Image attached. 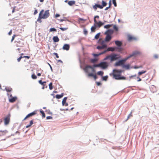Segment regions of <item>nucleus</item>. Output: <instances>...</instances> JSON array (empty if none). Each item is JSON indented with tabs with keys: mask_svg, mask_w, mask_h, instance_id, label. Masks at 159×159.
Returning a JSON list of instances; mask_svg holds the SVG:
<instances>
[{
	"mask_svg": "<svg viewBox=\"0 0 159 159\" xmlns=\"http://www.w3.org/2000/svg\"><path fill=\"white\" fill-rule=\"evenodd\" d=\"M146 70H142L141 71H139L138 73V74L139 76H140L143 74L145 73L146 72Z\"/></svg>",
	"mask_w": 159,
	"mask_h": 159,
	"instance_id": "nucleus-34",
	"label": "nucleus"
},
{
	"mask_svg": "<svg viewBox=\"0 0 159 159\" xmlns=\"http://www.w3.org/2000/svg\"><path fill=\"white\" fill-rule=\"evenodd\" d=\"M98 60V59L97 58H92L90 59V61L92 62V63H94L95 62L97 61Z\"/></svg>",
	"mask_w": 159,
	"mask_h": 159,
	"instance_id": "nucleus-43",
	"label": "nucleus"
},
{
	"mask_svg": "<svg viewBox=\"0 0 159 159\" xmlns=\"http://www.w3.org/2000/svg\"><path fill=\"white\" fill-rule=\"evenodd\" d=\"M59 28L62 31L66 30L68 29L67 28L60 27Z\"/></svg>",
	"mask_w": 159,
	"mask_h": 159,
	"instance_id": "nucleus-54",
	"label": "nucleus"
},
{
	"mask_svg": "<svg viewBox=\"0 0 159 159\" xmlns=\"http://www.w3.org/2000/svg\"><path fill=\"white\" fill-rule=\"evenodd\" d=\"M108 5H109L108 7H111L112 5L111 0H109V3H108Z\"/></svg>",
	"mask_w": 159,
	"mask_h": 159,
	"instance_id": "nucleus-59",
	"label": "nucleus"
},
{
	"mask_svg": "<svg viewBox=\"0 0 159 159\" xmlns=\"http://www.w3.org/2000/svg\"><path fill=\"white\" fill-rule=\"evenodd\" d=\"M16 36V35L15 34H14L12 36V39L11 40V42H12L13 40L14 39L15 37Z\"/></svg>",
	"mask_w": 159,
	"mask_h": 159,
	"instance_id": "nucleus-62",
	"label": "nucleus"
},
{
	"mask_svg": "<svg viewBox=\"0 0 159 159\" xmlns=\"http://www.w3.org/2000/svg\"><path fill=\"white\" fill-rule=\"evenodd\" d=\"M88 32L87 30H86V29H84V34L85 35H86L88 34Z\"/></svg>",
	"mask_w": 159,
	"mask_h": 159,
	"instance_id": "nucleus-55",
	"label": "nucleus"
},
{
	"mask_svg": "<svg viewBox=\"0 0 159 159\" xmlns=\"http://www.w3.org/2000/svg\"><path fill=\"white\" fill-rule=\"evenodd\" d=\"M96 83L97 86H99L102 85V83L100 82H96Z\"/></svg>",
	"mask_w": 159,
	"mask_h": 159,
	"instance_id": "nucleus-57",
	"label": "nucleus"
},
{
	"mask_svg": "<svg viewBox=\"0 0 159 159\" xmlns=\"http://www.w3.org/2000/svg\"><path fill=\"white\" fill-rule=\"evenodd\" d=\"M92 68V66L90 65H88L86 66V68L87 69H91Z\"/></svg>",
	"mask_w": 159,
	"mask_h": 159,
	"instance_id": "nucleus-63",
	"label": "nucleus"
},
{
	"mask_svg": "<svg viewBox=\"0 0 159 159\" xmlns=\"http://www.w3.org/2000/svg\"><path fill=\"white\" fill-rule=\"evenodd\" d=\"M131 67L130 65L129 64H125L124 63L122 66L123 68H125L126 70H129L130 68H131Z\"/></svg>",
	"mask_w": 159,
	"mask_h": 159,
	"instance_id": "nucleus-17",
	"label": "nucleus"
},
{
	"mask_svg": "<svg viewBox=\"0 0 159 159\" xmlns=\"http://www.w3.org/2000/svg\"><path fill=\"white\" fill-rule=\"evenodd\" d=\"M23 58V56H21L17 59V61L18 62H20L21 58Z\"/></svg>",
	"mask_w": 159,
	"mask_h": 159,
	"instance_id": "nucleus-60",
	"label": "nucleus"
},
{
	"mask_svg": "<svg viewBox=\"0 0 159 159\" xmlns=\"http://www.w3.org/2000/svg\"><path fill=\"white\" fill-rule=\"evenodd\" d=\"M75 1L74 0H71L68 1V4L70 6H72L75 3Z\"/></svg>",
	"mask_w": 159,
	"mask_h": 159,
	"instance_id": "nucleus-26",
	"label": "nucleus"
},
{
	"mask_svg": "<svg viewBox=\"0 0 159 159\" xmlns=\"http://www.w3.org/2000/svg\"><path fill=\"white\" fill-rule=\"evenodd\" d=\"M64 95V93H62L61 94H57L56 95V98L58 99H60L63 97Z\"/></svg>",
	"mask_w": 159,
	"mask_h": 159,
	"instance_id": "nucleus-23",
	"label": "nucleus"
},
{
	"mask_svg": "<svg viewBox=\"0 0 159 159\" xmlns=\"http://www.w3.org/2000/svg\"><path fill=\"white\" fill-rule=\"evenodd\" d=\"M31 77L33 79H36L37 78V76L34 74H33L31 75Z\"/></svg>",
	"mask_w": 159,
	"mask_h": 159,
	"instance_id": "nucleus-48",
	"label": "nucleus"
},
{
	"mask_svg": "<svg viewBox=\"0 0 159 159\" xmlns=\"http://www.w3.org/2000/svg\"><path fill=\"white\" fill-rule=\"evenodd\" d=\"M93 55L95 58H97L99 56L101 55L100 53H93Z\"/></svg>",
	"mask_w": 159,
	"mask_h": 159,
	"instance_id": "nucleus-39",
	"label": "nucleus"
},
{
	"mask_svg": "<svg viewBox=\"0 0 159 159\" xmlns=\"http://www.w3.org/2000/svg\"><path fill=\"white\" fill-rule=\"evenodd\" d=\"M107 49L108 50V51L113 52L117 50L116 47H109L107 48Z\"/></svg>",
	"mask_w": 159,
	"mask_h": 159,
	"instance_id": "nucleus-18",
	"label": "nucleus"
},
{
	"mask_svg": "<svg viewBox=\"0 0 159 159\" xmlns=\"http://www.w3.org/2000/svg\"><path fill=\"white\" fill-rule=\"evenodd\" d=\"M100 34H101V33L100 32L97 33L95 35V36L94 37V39H98L99 38Z\"/></svg>",
	"mask_w": 159,
	"mask_h": 159,
	"instance_id": "nucleus-36",
	"label": "nucleus"
},
{
	"mask_svg": "<svg viewBox=\"0 0 159 159\" xmlns=\"http://www.w3.org/2000/svg\"><path fill=\"white\" fill-rule=\"evenodd\" d=\"M100 68L102 69H105L107 68L108 66V64L106 61H102L100 62Z\"/></svg>",
	"mask_w": 159,
	"mask_h": 159,
	"instance_id": "nucleus-5",
	"label": "nucleus"
},
{
	"mask_svg": "<svg viewBox=\"0 0 159 159\" xmlns=\"http://www.w3.org/2000/svg\"><path fill=\"white\" fill-rule=\"evenodd\" d=\"M131 57L130 55L128 57H125L124 58L121 59L123 63L126 62V61L130 58Z\"/></svg>",
	"mask_w": 159,
	"mask_h": 159,
	"instance_id": "nucleus-28",
	"label": "nucleus"
},
{
	"mask_svg": "<svg viewBox=\"0 0 159 159\" xmlns=\"http://www.w3.org/2000/svg\"><path fill=\"white\" fill-rule=\"evenodd\" d=\"M41 13H39V17L37 19V21H38L39 23H41L42 22L41 19H43V18L41 16Z\"/></svg>",
	"mask_w": 159,
	"mask_h": 159,
	"instance_id": "nucleus-24",
	"label": "nucleus"
},
{
	"mask_svg": "<svg viewBox=\"0 0 159 159\" xmlns=\"http://www.w3.org/2000/svg\"><path fill=\"white\" fill-rule=\"evenodd\" d=\"M139 54V52L138 51H135L133 52L132 54H130L131 57L135 56L137 54Z\"/></svg>",
	"mask_w": 159,
	"mask_h": 159,
	"instance_id": "nucleus-22",
	"label": "nucleus"
},
{
	"mask_svg": "<svg viewBox=\"0 0 159 159\" xmlns=\"http://www.w3.org/2000/svg\"><path fill=\"white\" fill-rule=\"evenodd\" d=\"M110 55V60L111 62L114 61L121 58V56L118 54L112 53Z\"/></svg>",
	"mask_w": 159,
	"mask_h": 159,
	"instance_id": "nucleus-3",
	"label": "nucleus"
},
{
	"mask_svg": "<svg viewBox=\"0 0 159 159\" xmlns=\"http://www.w3.org/2000/svg\"><path fill=\"white\" fill-rule=\"evenodd\" d=\"M67 99V97H65L63 98L62 102V104L63 106H68V103L66 102Z\"/></svg>",
	"mask_w": 159,
	"mask_h": 159,
	"instance_id": "nucleus-9",
	"label": "nucleus"
},
{
	"mask_svg": "<svg viewBox=\"0 0 159 159\" xmlns=\"http://www.w3.org/2000/svg\"><path fill=\"white\" fill-rule=\"evenodd\" d=\"M97 8H98L100 9H102L101 5L98 3L95 4L93 6V8L95 11H96L97 9Z\"/></svg>",
	"mask_w": 159,
	"mask_h": 159,
	"instance_id": "nucleus-11",
	"label": "nucleus"
},
{
	"mask_svg": "<svg viewBox=\"0 0 159 159\" xmlns=\"http://www.w3.org/2000/svg\"><path fill=\"white\" fill-rule=\"evenodd\" d=\"M57 29L54 28H52L49 29L50 32H56Z\"/></svg>",
	"mask_w": 159,
	"mask_h": 159,
	"instance_id": "nucleus-42",
	"label": "nucleus"
},
{
	"mask_svg": "<svg viewBox=\"0 0 159 159\" xmlns=\"http://www.w3.org/2000/svg\"><path fill=\"white\" fill-rule=\"evenodd\" d=\"M112 25H113V24H108V25H105L104 26V28L105 29H107L109 27V26H111Z\"/></svg>",
	"mask_w": 159,
	"mask_h": 159,
	"instance_id": "nucleus-46",
	"label": "nucleus"
},
{
	"mask_svg": "<svg viewBox=\"0 0 159 159\" xmlns=\"http://www.w3.org/2000/svg\"><path fill=\"white\" fill-rule=\"evenodd\" d=\"M40 113L42 115V117L43 118L45 117V113H44V111H42V110H40Z\"/></svg>",
	"mask_w": 159,
	"mask_h": 159,
	"instance_id": "nucleus-40",
	"label": "nucleus"
},
{
	"mask_svg": "<svg viewBox=\"0 0 159 159\" xmlns=\"http://www.w3.org/2000/svg\"><path fill=\"white\" fill-rule=\"evenodd\" d=\"M53 54L56 56V58H58L59 57V56L57 53L54 52Z\"/></svg>",
	"mask_w": 159,
	"mask_h": 159,
	"instance_id": "nucleus-58",
	"label": "nucleus"
},
{
	"mask_svg": "<svg viewBox=\"0 0 159 159\" xmlns=\"http://www.w3.org/2000/svg\"><path fill=\"white\" fill-rule=\"evenodd\" d=\"M17 99L16 97H12L11 98L9 99V101L10 102L13 103L15 102Z\"/></svg>",
	"mask_w": 159,
	"mask_h": 159,
	"instance_id": "nucleus-21",
	"label": "nucleus"
},
{
	"mask_svg": "<svg viewBox=\"0 0 159 159\" xmlns=\"http://www.w3.org/2000/svg\"><path fill=\"white\" fill-rule=\"evenodd\" d=\"M17 43L16 44V45L17 47H22L24 45L23 41L21 39L17 41Z\"/></svg>",
	"mask_w": 159,
	"mask_h": 159,
	"instance_id": "nucleus-8",
	"label": "nucleus"
},
{
	"mask_svg": "<svg viewBox=\"0 0 159 159\" xmlns=\"http://www.w3.org/2000/svg\"><path fill=\"white\" fill-rule=\"evenodd\" d=\"M5 90L7 92H11L12 90V89L11 88L6 87L5 88Z\"/></svg>",
	"mask_w": 159,
	"mask_h": 159,
	"instance_id": "nucleus-32",
	"label": "nucleus"
},
{
	"mask_svg": "<svg viewBox=\"0 0 159 159\" xmlns=\"http://www.w3.org/2000/svg\"><path fill=\"white\" fill-rule=\"evenodd\" d=\"M49 89L50 90H51L53 89V86H52V82H51L49 84Z\"/></svg>",
	"mask_w": 159,
	"mask_h": 159,
	"instance_id": "nucleus-44",
	"label": "nucleus"
},
{
	"mask_svg": "<svg viewBox=\"0 0 159 159\" xmlns=\"http://www.w3.org/2000/svg\"><path fill=\"white\" fill-rule=\"evenodd\" d=\"M100 62L98 64H94L93 66H95V67H100Z\"/></svg>",
	"mask_w": 159,
	"mask_h": 159,
	"instance_id": "nucleus-51",
	"label": "nucleus"
},
{
	"mask_svg": "<svg viewBox=\"0 0 159 159\" xmlns=\"http://www.w3.org/2000/svg\"><path fill=\"white\" fill-rule=\"evenodd\" d=\"M63 18H64L65 19H61L60 20V22H62L63 21H66V20H67V21L68 22H70V20H69L66 19V17H63Z\"/></svg>",
	"mask_w": 159,
	"mask_h": 159,
	"instance_id": "nucleus-45",
	"label": "nucleus"
},
{
	"mask_svg": "<svg viewBox=\"0 0 159 159\" xmlns=\"http://www.w3.org/2000/svg\"><path fill=\"white\" fill-rule=\"evenodd\" d=\"M141 67H142V66H134L133 67L131 66V68H133L135 69H136L139 68H141Z\"/></svg>",
	"mask_w": 159,
	"mask_h": 159,
	"instance_id": "nucleus-47",
	"label": "nucleus"
},
{
	"mask_svg": "<svg viewBox=\"0 0 159 159\" xmlns=\"http://www.w3.org/2000/svg\"><path fill=\"white\" fill-rule=\"evenodd\" d=\"M88 76L89 77H93L95 80H96L97 79L98 77L96 74H94L93 73H90L88 74Z\"/></svg>",
	"mask_w": 159,
	"mask_h": 159,
	"instance_id": "nucleus-16",
	"label": "nucleus"
},
{
	"mask_svg": "<svg viewBox=\"0 0 159 159\" xmlns=\"http://www.w3.org/2000/svg\"><path fill=\"white\" fill-rule=\"evenodd\" d=\"M108 76L107 75L104 76H102V80L106 81L108 78Z\"/></svg>",
	"mask_w": 159,
	"mask_h": 159,
	"instance_id": "nucleus-38",
	"label": "nucleus"
},
{
	"mask_svg": "<svg viewBox=\"0 0 159 159\" xmlns=\"http://www.w3.org/2000/svg\"><path fill=\"white\" fill-rule=\"evenodd\" d=\"M86 20V19H84L83 18H79L78 19V21H85Z\"/></svg>",
	"mask_w": 159,
	"mask_h": 159,
	"instance_id": "nucleus-56",
	"label": "nucleus"
},
{
	"mask_svg": "<svg viewBox=\"0 0 159 159\" xmlns=\"http://www.w3.org/2000/svg\"><path fill=\"white\" fill-rule=\"evenodd\" d=\"M36 113V112L35 111H34L31 113H30L28 114L27 116V117H28L29 118L30 117L34 115H35Z\"/></svg>",
	"mask_w": 159,
	"mask_h": 159,
	"instance_id": "nucleus-25",
	"label": "nucleus"
},
{
	"mask_svg": "<svg viewBox=\"0 0 159 159\" xmlns=\"http://www.w3.org/2000/svg\"><path fill=\"white\" fill-rule=\"evenodd\" d=\"M44 11L43 10H42L39 13H41V16L43 19H46L48 18L50 16V13L49 10H46L44 13L43 14V13Z\"/></svg>",
	"mask_w": 159,
	"mask_h": 159,
	"instance_id": "nucleus-4",
	"label": "nucleus"
},
{
	"mask_svg": "<svg viewBox=\"0 0 159 159\" xmlns=\"http://www.w3.org/2000/svg\"><path fill=\"white\" fill-rule=\"evenodd\" d=\"M113 72L110 74L112 75L113 78L117 80H125L126 79V77L124 76L121 75V74L123 70L120 69H115L113 70Z\"/></svg>",
	"mask_w": 159,
	"mask_h": 159,
	"instance_id": "nucleus-1",
	"label": "nucleus"
},
{
	"mask_svg": "<svg viewBox=\"0 0 159 159\" xmlns=\"http://www.w3.org/2000/svg\"><path fill=\"white\" fill-rule=\"evenodd\" d=\"M96 48H97V49H98L99 50H100L103 49V48L102 46H101L100 45H98L97 47Z\"/></svg>",
	"mask_w": 159,
	"mask_h": 159,
	"instance_id": "nucleus-49",
	"label": "nucleus"
},
{
	"mask_svg": "<svg viewBox=\"0 0 159 159\" xmlns=\"http://www.w3.org/2000/svg\"><path fill=\"white\" fill-rule=\"evenodd\" d=\"M7 134V132L6 130H0V136L6 135Z\"/></svg>",
	"mask_w": 159,
	"mask_h": 159,
	"instance_id": "nucleus-19",
	"label": "nucleus"
},
{
	"mask_svg": "<svg viewBox=\"0 0 159 159\" xmlns=\"http://www.w3.org/2000/svg\"><path fill=\"white\" fill-rule=\"evenodd\" d=\"M114 32L113 30L111 29H109L107 30L104 33V34H112Z\"/></svg>",
	"mask_w": 159,
	"mask_h": 159,
	"instance_id": "nucleus-12",
	"label": "nucleus"
},
{
	"mask_svg": "<svg viewBox=\"0 0 159 159\" xmlns=\"http://www.w3.org/2000/svg\"><path fill=\"white\" fill-rule=\"evenodd\" d=\"M10 113H9L8 114L7 116L4 118V124L5 125H7L9 123L10 120Z\"/></svg>",
	"mask_w": 159,
	"mask_h": 159,
	"instance_id": "nucleus-6",
	"label": "nucleus"
},
{
	"mask_svg": "<svg viewBox=\"0 0 159 159\" xmlns=\"http://www.w3.org/2000/svg\"><path fill=\"white\" fill-rule=\"evenodd\" d=\"M23 126V124H19L18 127V128L19 129L20 128H22V129H24L25 128H27L29 127H30V126H31V125H30V124H28V125H26L25 126H24L23 127H22Z\"/></svg>",
	"mask_w": 159,
	"mask_h": 159,
	"instance_id": "nucleus-14",
	"label": "nucleus"
},
{
	"mask_svg": "<svg viewBox=\"0 0 159 159\" xmlns=\"http://www.w3.org/2000/svg\"><path fill=\"white\" fill-rule=\"evenodd\" d=\"M115 43L117 47H118L119 46H121L122 45V41L117 40L115 41Z\"/></svg>",
	"mask_w": 159,
	"mask_h": 159,
	"instance_id": "nucleus-15",
	"label": "nucleus"
},
{
	"mask_svg": "<svg viewBox=\"0 0 159 159\" xmlns=\"http://www.w3.org/2000/svg\"><path fill=\"white\" fill-rule=\"evenodd\" d=\"M52 117L51 116H48L46 117V119L47 120H49L51 119H52Z\"/></svg>",
	"mask_w": 159,
	"mask_h": 159,
	"instance_id": "nucleus-64",
	"label": "nucleus"
},
{
	"mask_svg": "<svg viewBox=\"0 0 159 159\" xmlns=\"http://www.w3.org/2000/svg\"><path fill=\"white\" fill-rule=\"evenodd\" d=\"M135 38L130 35L128 36V40L129 41H131L134 39H135Z\"/></svg>",
	"mask_w": 159,
	"mask_h": 159,
	"instance_id": "nucleus-29",
	"label": "nucleus"
},
{
	"mask_svg": "<svg viewBox=\"0 0 159 159\" xmlns=\"http://www.w3.org/2000/svg\"><path fill=\"white\" fill-rule=\"evenodd\" d=\"M105 41L103 40L102 42V46L103 48H105L107 47V45L105 43Z\"/></svg>",
	"mask_w": 159,
	"mask_h": 159,
	"instance_id": "nucleus-33",
	"label": "nucleus"
},
{
	"mask_svg": "<svg viewBox=\"0 0 159 159\" xmlns=\"http://www.w3.org/2000/svg\"><path fill=\"white\" fill-rule=\"evenodd\" d=\"M136 77V74H135L134 75H131V76H129V78L132 79V78H133L134 79L136 80L137 79V78H136L137 77Z\"/></svg>",
	"mask_w": 159,
	"mask_h": 159,
	"instance_id": "nucleus-41",
	"label": "nucleus"
},
{
	"mask_svg": "<svg viewBox=\"0 0 159 159\" xmlns=\"http://www.w3.org/2000/svg\"><path fill=\"white\" fill-rule=\"evenodd\" d=\"M116 47V49H117L118 50V51L119 52H121L123 50V49L122 47V46H118V47Z\"/></svg>",
	"mask_w": 159,
	"mask_h": 159,
	"instance_id": "nucleus-30",
	"label": "nucleus"
},
{
	"mask_svg": "<svg viewBox=\"0 0 159 159\" xmlns=\"http://www.w3.org/2000/svg\"><path fill=\"white\" fill-rule=\"evenodd\" d=\"M94 23L96 24L95 25V24L91 28V30L92 32H95V29H96L97 27L99 28H100L101 26L104 25V23L102 22L101 21H99L97 22L96 19H94Z\"/></svg>",
	"mask_w": 159,
	"mask_h": 159,
	"instance_id": "nucleus-2",
	"label": "nucleus"
},
{
	"mask_svg": "<svg viewBox=\"0 0 159 159\" xmlns=\"http://www.w3.org/2000/svg\"><path fill=\"white\" fill-rule=\"evenodd\" d=\"M124 63L121 60H119L116 61L114 64V66L116 67L119 66H123V65Z\"/></svg>",
	"mask_w": 159,
	"mask_h": 159,
	"instance_id": "nucleus-7",
	"label": "nucleus"
},
{
	"mask_svg": "<svg viewBox=\"0 0 159 159\" xmlns=\"http://www.w3.org/2000/svg\"><path fill=\"white\" fill-rule=\"evenodd\" d=\"M132 116V112H131L130 113V114L127 116V119H126V121L127 120L129 119V118L130 116Z\"/></svg>",
	"mask_w": 159,
	"mask_h": 159,
	"instance_id": "nucleus-61",
	"label": "nucleus"
},
{
	"mask_svg": "<svg viewBox=\"0 0 159 159\" xmlns=\"http://www.w3.org/2000/svg\"><path fill=\"white\" fill-rule=\"evenodd\" d=\"M107 51H108V50L107 49V48L105 50L103 51L100 52V54L101 55H102L103 54L105 53Z\"/></svg>",
	"mask_w": 159,
	"mask_h": 159,
	"instance_id": "nucleus-52",
	"label": "nucleus"
},
{
	"mask_svg": "<svg viewBox=\"0 0 159 159\" xmlns=\"http://www.w3.org/2000/svg\"><path fill=\"white\" fill-rule=\"evenodd\" d=\"M107 5V3L104 0H102V2L101 6L102 9L104 7H106Z\"/></svg>",
	"mask_w": 159,
	"mask_h": 159,
	"instance_id": "nucleus-27",
	"label": "nucleus"
},
{
	"mask_svg": "<svg viewBox=\"0 0 159 159\" xmlns=\"http://www.w3.org/2000/svg\"><path fill=\"white\" fill-rule=\"evenodd\" d=\"M39 83L43 86H46L45 83H46V81H42L41 80L39 81Z\"/></svg>",
	"mask_w": 159,
	"mask_h": 159,
	"instance_id": "nucleus-31",
	"label": "nucleus"
},
{
	"mask_svg": "<svg viewBox=\"0 0 159 159\" xmlns=\"http://www.w3.org/2000/svg\"><path fill=\"white\" fill-rule=\"evenodd\" d=\"M110 55H109L106 56V57L104 58L103 60H107L109 59H110Z\"/></svg>",
	"mask_w": 159,
	"mask_h": 159,
	"instance_id": "nucleus-50",
	"label": "nucleus"
},
{
	"mask_svg": "<svg viewBox=\"0 0 159 159\" xmlns=\"http://www.w3.org/2000/svg\"><path fill=\"white\" fill-rule=\"evenodd\" d=\"M52 39L54 43L57 42L59 41V39L57 36H53Z\"/></svg>",
	"mask_w": 159,
	"mask_h": 159,
	"instance_id": "nucleus-20",
	"label": "nucleus"
},
{
	"mask_svg": "<svg viewBox=\"0 0 159 159\" xmlns=\"http://www.w3.org/2000/svg\"><path fill=\"white\" fill-rule=\"evenodd\" d=\"M70 48V45L69 44H65L63 46L62 49L64 50L68 51L69 50Z\"/></svg>",
	"mask_w": 159,
	"mask_h": 159,
	"instance_id": "nucleus-13",
	"label": "nucleus"
},
{
	"mask_svg": "<svg viewBox=\"0 0 159 159\" xmlns=\"http://www.w3.org/2000/svg\"><path fill=\"white\" fill-rule=\"evenodd\" d=\"M105 34L106 35V36L105 39V41L106 42H109L111 39V36L110 34Z\"/></svg>",
	"mask_w": 159,
	"mask_h": 159,
	"instance_id": "nucleus-10",
	"label": "nucleus"
},
{
	"mask_svg": "<svg viewBox=\"0 0 159 159\" xmlns=\"http://www.w3.org/2000/svg\"><path fill=\"white\" fill-rule=\"evenodd\" d=\"M113 28L114 30L116 32H117L118 31V28L116 25H113Z\"/></svg>",
	"mask_w": 159,
	"mask_h": 159,
	"instance_id": "nucleus-35",
	"label": "nucleus"
},
{
	"mask_svg": "<svg viewBox=\"0 0 159 159\" xmlns=\"http://www.w3.org/2000/svg\"><path fill=\"white\" fill-rule=\"evenodd\" d=\"M103 72L102 71H98L97 72V74L98 75L102 76L103 74Z\"/></svg>",
	"mask_w": 159,
	"mask_h": 159,
	"instance_id": "nucleus-37",
	"label": "nucleus"
},
{
	"mask_svg": "<svg viewBox=\"0 0 159 159\" xmlns=\"http://www.w3.org/2000/svg\"><path fill=\"white\" fill-rule=\"evenodd\" d=\"M112 3L113 4L114 6L115 7L117 6V3L116 2V0H112Z\"/></svg>",
	"mask_w": 159,
	"mask_h": 159,
	"instance_id": "nucleus-53",
	"label": "nucleus"
}]
</instances>
